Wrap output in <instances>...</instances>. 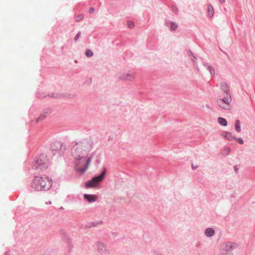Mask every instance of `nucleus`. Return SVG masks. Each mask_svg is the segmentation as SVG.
<instances>
[{
  "label": "nucleus",
  "mask_w": 255,
  "mask_h": 255,
  "mask_svg": "<svg viewBox=\"0 0 255 255\" xmlns=\"http://www.w3.org/2000/svg\"><path fill=\"white\" fill-rule=\"evenodd\" d=\"M187 54L189 56H192L195 59H197V57L195 55V54L190 50H187Z\"/></svg>",
  "instance_id": "26"
},
{
  "label": "nucleus",
  "mask_w": 255,
  "mask_h": 255,
  "mask_svg": "<svg viewBox=\"0 0 255 255\" xmlns=\"http://www.w3.org/2000/svg\"><path fill=\"white\" fill-rule=\"evenodd\" d=\"M134 75L132 73H123L119 76V79L122 80L131 81L134 79Z\"/></svg>",
  "instance_id": "8"
},
{
  "label": "nucleus",
  "mask_w": 255,
  "mask_h": 255,
  "mask_svg": "<svg viewBox=\"0 0 255 255\" xmlns=\"http://www.w3.org/2000/svg\"><path fill=\"white\" fill-rule=\"evenodd\" d=\"M47 96L50 98H60L62 97V95L58 93H51L49 94Z\"/></svg>",
  "instance_id": "20"
},
{
  "label": "nucleus",
  "mask_w": 255,
  "mask_h": 255,
  "mask_svg": "<svg viewBox=\"0 0 255 255\" xmlns=\"http://www.w3.org/2000/svg\"><path fill=\"white\" fill-rule=\"evenodd\" d=\"M221 89L224 94L230 93L229 91V87L227 83L222 82L221 84Z\"/></svg>",
  "instance_id": "13"
},
{
  "label": "nucleus",
  "mask_w": 255,
  "mask_h": 255,
  "mask_svg": "<svg viewBox=\"0 0 255 255\" xmlns=\"http://www.w3.org/2000/svg\"><path fill=\"white\" fill-rule=\"evenodd\" d=\"M72 143V155L76 160L77 166L80 165L81 163L86 162L83 167L77 168V171L81 174H84L88 168L92 159L90 156L86 159L85 154L91 150L93 144V140L91 138H87L79 141H73Z\"/></svg>",
  "instance_id": "1"
},
{
  "label": "nucleus",
  "mask_w": 255,
  "mask_h": 255,
  "mask_svg": "<svg viewBox=\"0 0 255 255\" xmlns=\"http://www.w3.org/2000/svg\"><path fill=\"white\" fill-rule=\"evenodd\" d=\"M207 11L209 16L210 17H212L214 13V9L211 3H209L207 4Z\"/></svg>",
  "instance_id": "15"
},
{
  "label": "nucleus",
  "mask_w": 255,
  "mask_h": 255,
  "mask_svg": "<svg viewBox=\"0 0 255 255\" xmlns=\"http://www.w3.org/2000/svg\"><path fill=\"white\" fill-rule=\"evenodd\" d=\"M231 152V149L228 147H224L223 150L222 154L224 156H226L229 154Z\"/></svg>",
  "instance_id": "19"
},
{
  "label": "nucleus",
  "mask_w": 255,
  "mask_h": 255,
  "mask_svg": "<svg viewBox=\"0 0 255 255\" xmlns=\"http://www.w3.org/2000/svg\"><path fill=\"white\" fill-rule=\"evenodd\" d=\"M107 169L106 167L103 168V172L100 175H96L93 177L91 180L87 181L85 183V187L86 188L96 187L99 184L102 182L106 175Z\"/></svg>",
  "instance_id": "4"
},
{
  "label": "nucleus",
  "mask_w": 255,
  "mask_h": 255,
  "mask_svg": "<svg viewBox=\"0 0 255 255\" xmlns=\"http://www.w3.org/2000/svg\"><path fill=\"white\" fill-rule=\"evenodd\" d=\"M85 55L88 57H91L92 56H93V51L89 49H87L86 50V52H85Z\"/></svg>",
  "instance_id": "22"
},
{
  "label": "nucleus",
  "mask_w": 255,
  "mask_h": 255,
  "mask_svg": "<svg viewBox=\"0 0 255 255\" xmlns=\"http://www.w3.org/2000/svg\"><path fill=\"white\" fill-rule=\"evenodd\" d=\"M84 18V15L83 14H79L76 17V20L77 21H80L82 20H83Z\"/></svg>",
  "instance_id": "24"
},
{
  "label": "nucleus",
  "mask_w": 255,
  "mask_h": 255,
  "mask_svg": "<svg viewBox=\"0 0 255 255\" xmlns=\"http://www.w3.org/2000/svg\"><path fill=\"white\" fill-rule=\"evenodd\" d=\"M128 27L130 28H132L134 27V24L132 21H129L128 22Z\"/></svg>",
  "instance_id": "28"
},
{
  "label": "nucleus",
  "mask_w": 255,
  "mask_h": 255,
  "mask_svg": "<svg viewBox=\"0 0 255 255\" xmlns=\"http://www.w3.org/2000/svg\"><path fill=\"white\" fill-rule=\"evenodd\" d=\"M66 149L65 144L61 141H56L51 144V150L53 155L58 153L61 156L64 154Z\"/></svg>",
  "instance_id": "5"
},
{
  "label": "nucleus",
  "mask_w": 255,
  "mask_h": 255,
  "mask_svg": "<svg viewBox=\"0 0 255 255\" xmlns=\"http://www.w3.org/2000/svg\"><path fill=\"white\" fill-rule=\"evenodd\" d=\"M81 36V32H78V33L74 37V40L77 41L80 38Z\"/></svg>",
  "instance_id": "30"
},
{
  "label": "nucleus",
  "mask_w": 255,
  "mask_h": 255,
  "mask_svg": "<svg viewBox=\"0 0 255 255\" xmlns=\"http://www.w3.org/2000/svg\"><path fill=\"white\" fill-rule=\"evenodd\" d=\"M172 9L173 11L176 14L177 13V12L178 11V9L177 7L175 5H172Z\"/></svg>",
  "instance_id": "31"
},
{
  "label": "nucleus",
  "mask_w": 255,
  "mask_h": 255,
  "mask_svg": "<svg viewBox=\"0 0 255 255\" xmlns=\"http://www.w3.org/2000/svg\"><path fill=\"white\" fill-rule=\"evenodd\" d=\"M49 165V162L47 156L44 154H41L37 158L32 169L43 171L48 168Z\"/></svg>",
  "instance_id": "3"
},
{
  "label": "nucleus",
  "mask_w": 255,
  "mask_h": 255,
  "mask_svg": "<svg viewBox=\"0 0 255 255\" xmlns=\"http://www.w3.org/2000/svg\"><path fill=\"white\" fill-rule=\"evenodd\" d=\"M234 170H235V172H236V173L238 174V170L239 169V166L238 165H236L234 166Z\"/></svg>",
  "instance_id": "33"
},
{
  "label": "nucleus",
  "mask_w": 255,
  "mask_h": 255,
  "mask_svg": "<svg viewBox=\"0 0 255 255\" xmlns=\"http://www.w3.org/2000/svg\"><path fill=\"white\" fill-rule=\"evenodd\" d=\"M235 128L237 132H240L241 131V123L239 120H236L235 122Z\"/></svg>",
  "instance_id": "17"
},
{
  "label": "nucleus",
  "mask_w": 255,
  "mask_h": 255,
  "mask_svg": "<svg viewBox=\"0 0 255 255\" xmlns=\"http://www.w3.org/2000/svg\"><path fill=\"white\" fill-rule=\"evenodd\" d=\"M218 121L219 123L220 124V125L222 126L226 127L228 125L227 120L223 118H222V117L218 118Z\"/></svg>",
  "instance_id": "18"
},
{
  "label": "nucleus",
  "mask_w": 255,
  "mask_h": 255,
  "mask_svg": "<svg viewBox=\"0 0 255 255\" xmlns=\"http://www.w3.org/2000/svg\"><path fill=\"white\" fill-rule=\"evenodd\" d=\"M219 0L220 2L221 3H224V2H225V0Z\"/></svg>",
  "instance_id": "37"
},
{
  "label": "nucleus",
  "mask_w": 255,
  "mask_h": 255,
  "mask_svg": "<svg viewBox=\"0 0 255 255\" xmlns=\"http://www.w3.org/2000/svg\"><path fill=\"white\" fill-rule=\"evenodd\" d=\"M98 252L101 254L106 253L108 251L106 249L107 245L101 242H97Z\"/></svg>",
  "instance_id": "9"
},
{
  "label": "nucleus",
  "mask_w": 255,
  "mask_h": 255,
  "mask_svg": "<svg viewBox=\"0 0 255 255\" xmlns=\"http://www.w3.org/2000/svg\"><path fill=\"white\" fill-rule=\"evenodd\" d=\"M52 186V179L51 177L44 178L35 176L31 184V188L35 191H47Z\"/></svg>",
  "instance_id": "2"
},
{
  "label": "nucleus",
  "mask_w": 255,
  "mask_h": 255,
  "mask_svg": "<svg viewBox=\"0 0 255 255\" xmlns=\"http://www.w3.org/2000/svg\"><path fill=\"white\" fill-rule=\"evenodd\" d=\"M219 255H233L232 253H229L226 252H222Z\"/></svg>",
  "instance_id": "29"
},
{
  "label": "nucleus",
  "mask_w": 255,
  "mask_h": 255,
  "mask_svg": "<svg viewBox=\"0 0 255 255\" xmlns=\"http://www.w3.org/2000/svg\"><path fill=\"white\" fill-rule=\"evenodd\" d=\"M103 223V222L102 221H98V222H91L87 223L86 225V228H92L93 227H96L98 224H102Z\"/></svg>",
  "instance_id": "16"
},
{
  "label": "nucleus",
  "mask_w": 255,
  "mask_h": 255,
  "mask_svg": "<svg viewBox=\"0 0 255 255\" xmlns=\"http://www.w3.org/2000/svg\"><path fill=\"white\" fill-rule=\"evenodd\" d=\"M49 112V110H46V111H43V112L41 113V114H42V116H43L42 119H45V118L47 117V115H48V114Z\"/></svg>",
  "instance_id": "27"
},
{
  "label": "nucleus",
  "mask_w": 255,
  "mask_h": 255,
  "mask_svg": "<svg viewBox=\"0 0 255 255\" xmlns=\"http://www.w3.org/2000/svg\"><path fill=\"white\" fill-rule=\"evenodd\" d=\"M196 60V59H195V58H194V59L193 60V62L194 63H195V60Z\"/></svg>",
  "instance_id": "39"
},
{
  "label": "nucleus",
  "mask_w": 255,
  "mask_h": 255,
  "mask_svg": "<svg viewBox=\"0 0 255 255\" xmlns=\"http://www.w3.org/2000/svg\"><path fill=\"white\" fill-rule=\"evenodd\" d=\"M221 135L229 140L235 139V136L232 135V133L229 131H223Z\"/></svg>",
  "instance_id": "11"
},
{
  "label": "nucleus",
  "mask_w": 255,
  "mask_h": 255,
  "mask_svg": "<svg viewBox=\"0 0 255 255\" xmlns=\"http://www.w3.org/2000/svg\"><path fill=\"white\" fill-rule=\"evenodd\" d=\"M43 116L42 115V114H40V116L37 118L36 119V122H40L42 120H43L44 119H42Z\"/></svg>",
  "instance_id": "32"
},
{
  "label": "nucleus",
  "mask_w": 255,
  "mask_h": 255,
  "mask_svg": "<svg viewBox=\"0 0 255 255\" xmlns=\"http://www.w3.org/2000/svg\"><path fill=\"white\" fill-rule=\"evenodd\" d=\"M203 65L206 67L207 69L208 68V66H210L211 65H209L208 63L203 62Z\"/></svg>",
  "instance_id": "35"
},
{
  "label": "nucleus",
  "mask_w": 255,
  "mask_h": 255,
  "mask_svg": "<svg viewBox=\"0 0 255 255\" xmlns=\"http://www.w3.org/2000/svg\"><path fill=\"white\" fill-rule=\"evenodd\" d=\"M5 255H10L9 251L6 252Z\"/></svg>",
  "instance_id": "38"
},
{
  "label": "nucleus",
  "mask_w": 255,
  "mask_h": 255,
  "mask_svg": "<svg viewBox=\"0 0 255 255\" xmlns=\"http://www.w3.org/2000/svg\"><path fill=\"white\" fill-rule=\"evenodd\" d=\"M95 11V8L93 7H90L89 9V12L90 13H93Z\"/></svg>",
  "instance_id": "34"
},
{
  "label": "nucleus",
  "mask_w": 255,
  "mask_h": 255,
  "mask_svg": "<svg viewBox=\"0 0 255 255\" xmlns=\"http://www.w3.org/2000/svg\"><path fill=\"white\" fill-rule=\"evenodd\" d=\"M67 242L68 244V248H69V251L71 252V251L73 247L71 245L70 239H67Z\"/></svg>",
  "instance_id": "25"
},
{
  "label": "nucleus",
  "mask_w": 255,
  "mask_h": 255,
  "mask_svg": "<svg viewBox=\"0 0 255 255\" xmlns=\"http://www.w3.org/2000/svg\"><path fill=\"white\" fill-rule=\"evenodd\" d=\"M84 198L89 203H92L97 200V197L95 195L85 194H84Z\"/></svg>",
  "instance_id": "10"
},
{
  "label": "nucleus",
  "mask_w": 255,
  "mask_h": 255,
  "mask_svg": "<svg viewBox=\"0 0 255 255\" xmlns=\"http://www.w3.org/2000/svg\"><path fill=\"white\" fill-rule=\"evenodd\" d=\"M215 230L212 228H208L205 231V234L207 237H211L214 235Z\"/></svg>",
  "instance_id": "14"
},
{
  "label": "nucleus",
  "mask_w": 255,
  "mask_h": 255,
  "mask_svg": "<svg viewBox=\"0 0 255 255\" xmlns=\"http://www.w3.org/2000/svg\"><path fill=\"white\" fill-rule=\"evenodd\" d=\"M238 245L236 243H234L230 242H225L223 244V251L232 253L231 252L235 249L238 247Z\"/></svg>",
  "instance_id": "7"
},
{
  "label": "nucleus",
  "mask_w": 255,
  "mask_h": 255,
  "mask_svg": "<svg viewBox=\"0 0 255 255\" xmlns=\"http://www.w3.org/2000/svg\"><path fill=\"white\" fill-rule=\"evenodd\" d=\"M165 25L169 26L171 30H175L178 28V24L173 21H166Z\"/></svg>",
  "instance_id": "12"
},
{
  "label": "nucleus",
  "mask_w": 255,
  "mask_h": 255,
  "mask_svg": "<svg viewBox=\"0 0 255 255\" xmlns=\"http://www.w3.org/2000/svg\"><path fill=\"white\" fill-rule=\"evenodd\" d=\"M234 140L237 141L241 144H243L244 143V141L243 139L241 137H236L235 136V138Z\"/></svg>",
  "instance_id": "23"
},
{
  "label": "nucleus",
  "mask_w": 255,
  "mask_h": 255,
  "mask_svg": "<svg viewBox=\"0 0 255 255\" xmlns=\"http://www.w3.org/2000/svg\"><path fill=\"white\" fill-rule=\"evenodd\" d=\"M192 167L193 170H196V169L197 168V167H197V166H194L192 164Z\"/></svg>",
  "instance_id": "36"
},
{
  "label": "nucleus",
  "mask_w": 255,
  "mask_h": 255,
  "mask_svg": "<svg viewBox=\"0 0 255 255\" xmlns=\"http://www.w3.org/2000/svg\"><path fill=\"white\" fill-rule=\"evenodd\" d=\"M224 97L217 101L218 105L223 109H228L229 105L232 102L230 93L224 94Z\"/></svg>",
  "instance_id": "6"
},
{
  "label": "nucleus",
  "mask_w": 255,
  "mask_h": 255,
  "mask_svg": "<svg viewBox=\"0 0 255 255\" xmlns=\"http://www.w3.org/2000/svg\"><path fill=\"white\" fill-rule=\"evenodd\" d=\"M207 69L212 76H214L215 75V70L213 67L212 66H208V68Z\"/></svg>",
  "instance_id": "21"
}]
</instances>
